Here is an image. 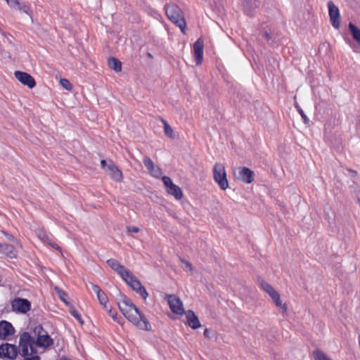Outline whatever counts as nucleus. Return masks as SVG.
Wrapping results in <instances>:
<instances>
[{
    "mask_svg": "<svg viewBox=\"0 0 360 360\" xmlns=\"http://www.w3.org/2000/svg\"><path fill=\"white\" fill-rule=\"evenodd\" d=\"M117 290L121 296V300L117 302V305L124 317L138 328L147 331L150 330L151 326L145 315L132 303L130 299L122 295L118 289Z\"/></svg>",
    "mask_w": 360,
    "mask_h": 360,
    "instance_id": "f257e3e1",
    "label": "nucleus"
},
{
    "mask_svg": "<svg viewBox=\"0 0 360 360\" xmlns=\"http://www.w3.org/2000/svg\"><path fill=\"white\" fill-rule=\"evenodd\" d=\"M34 333L37 334V339L28 332H23L20 334V345L23 354L27 355V349L37 350V347L45 349L53 345V340L41 326H37Z\"/></svg>",
    "mask_w": 360,
    "mask_h": 360,
    "instance_id": "f03ea898",
    "label": "nucleus"
},
{
    "mask_svg": "<svg viewBox=\"0 0 360 360\" xmlns=\"http://www.w3.org/2000/svg\"><path fill=\"white\" fill-rule=\"evenodd\" d=\"M165 8L168 18L180 28L183 34H186V22L181 8L174 4H167Z\"/></svg>",
    "mask_w": 360,
    "mask_h": 360,
    "instance_id": "7ed1b4c3",
    "label": "nucleus"
},
{
    "mask_svg": "<svg viewBox=\"0 0 360 360\" xmlns=\"http://www.w3.org/2000/svg\"><path fill=\"white\" fill-rule=\"evenodd\" d=\"M122 279L134 290L139 294L142 298L146 300L148 293L145 287L141 284V281L130 271L125 272V275Z\"/></svg>",
    "mask_w": 360,
    "mask_h": 360,
    "instance_id": "20e7f679",
    "label": "nucleus"
},
{
    "mask_svg": "<svg viewBox=\"0 0 360 360\" xmlns=\"http://www.w3.org/2000/svg\"><path fill=\"white\" fill-rule=\"evenodd\" d=\"M20 336L19 337L18 346L8 343H5L0 346V358L13 360L18 354L20 356Z\"/></svg>",
    "mask_w": 360,
    "mask_h": 360,
    "instance_id": "39448f33",
    "label": "nucleus"
},
{
    "mask_svg": "<svg viewBox=\"0 0 360 360\" xmlns=\"http://www.w3.org/2000/svg\"><path fill=\"white\" fill-rule=\"evenodd\" d=\"M214 181L218 184L221 190H226L229 187L226 173L224 165L217 163L213 169Z\"/></svg>",
    "mask_w": 360,
    "mask_h": 360,
    "instance_id": "423d86ee",
    "label": "nucleus"
},
{
    "mask_svg": "<svg viewBox=\"0 0 360 360\" xmlns=\"http://www.w3.org/2000/svg\"><path fill=\"white\" fill-rule=\"evenodd\" d=\"M260 287L271 297L277 307L282 309L283 311H286V304L282 303L279 293L270 284L262 280L260 282Z\"/></svg>",
    "mask_w": 360,
    "mask_h": 360,
    "instance_id": "0eeeda50",
    "label": "nucleus"
},
{
    "mask_svg": "<svg viewBox=\"0 0 360 360\" xmlns=\"http://www.w3.org/2000/svg\"><path fill=\"white\" fill-rule=\"evenodd\" d=\"M101 165L102 168L113 180L117 182L122 180L123 176L121 170L112 162L111 160H109L108 162L105 159H102Z\"/></svg>",
    "mask_w": 360,
    "mask_h": 360,
    "instance_id": "6e6552de",
    "label": "nucleus"
},
{
    "mask_svg": "<svg viewBox=\"0 0 360 360\" xmlns=\"http://www.w3.org/2000/svg\"><path fill=\"white\" fill-rule=\"evenodd\" d=\"M13 311L25 314L31 309V302L25 298L16 297L11 302Z\"/></svg>",
    "mask_w": 360,
    "mask_h": 360,
    "instance_id": "1a4fd4ad",
    "label": "nucleus"
},
{
    "mask_svg": "<svg viewBox=\"0 0 360 360\" xmlns=\"http://www.w3.org/2000/svg\"><path fill=\"white\" fill-rule=\"evenodd\" d=\"M167 301L173 313L179 315L184 314L183 303L178 297L174 295H169L167 296Z\"/></svg>",
    "mask_w": 360,
    "mask_h": 360,
    "instance_id": "9d476101",
    "label": "nucleus"
},
{
    "mask_svg": "<svg viewBox=\"0 0 360 360\" xmlns=\"http://www.w3.org/2000/svg\"><path fill=\"white\" fill-rule=\"evenodd\" d=\"M14 76L22 84L27 86L30 89H33L36 86L34 77L25 72L15 71Z\"/></svg>",
    "mask_w": 360,
    "mask_h": 360,
    "instance_id": "9b49d317",
    "label": "nucleus"
},
{
    "mask_svg": "<svg viewBox=\"0 0 360 360\" xmlns=\"http://www.w3.org/2000/svg\"><path fill=\"white\" fill-rule=\"evenodd\" d=\"M328 7L329 10L330 20L332 25L335 28L339 29L340 26V15L339 8L331 1L328 2Z\"/></svg>",
    "mask_w": 360,
    "mask_h": 360,
    "instance_id": "f8f14e48",
    "label": "nucleus"
},
{
    "mask_svg": "<svg viewBox=\"0 0 360 360\" xmlns=\"http://www.w3.org/2000/svg\"><path fill=\"white\" fill-rule=\"evenodd\" d=\"M238 176L237 178L246 183L250 184L254 180V172L248 167H239L237 169Z\"/></svg>",
    "mask_w": 360,
    "mask_h": 360,
    "instance_id": "ddd939ff",
    "label": "nucleus"
},
{
    "mask_svg": "<svg viewBox=\"0 0 360 360\" xmlns=\"http://www.w3.org/2000/svg\"><path fill=\"white\" fill-rule=\"evenodd\" d=\"M15 328L13 325L7 321H0V340H6L13 335Z\"/></svg>",
    "mask_w": 360,
    "mask_h": 360,
    "instance_id": "4468645a",
    "label": "nucleus"
},
{
    "mask_svg": "<svg viewBox=\"0 0 360 360\" xmlns=\"http://www.w3.org/2000/svg\"><path fill=\"white\" fill-rule=\"evenodd\" d=\"M241 5L244 13L248 15H253L259 6L257 0H241Z\"/></svg>",
    "mask_w": 360,
    "mask_h": 360,
    "instance_id": "2eb2a0df",
    "label": "nucleus"
},
{
    "mask_svg": "<svg viewBox=\"0 0 360 360\" xmlns=\"http://www.w3.org/2000/svg\"><path fill=\"white\" fill-rule=\"evenodd\" d=\"M204 44L201 38H199L193 44V51L195 57V63L200 65L203 58Z\"/></svg>",
    "mask_w": 360,
    "mask_h": 360,
    "instance_id": "dca6fc26",
    "label": "nucleus"
},
{
    "mask_svg": "<svg viewBox=\"0 0 360 360\" xmlns=\"http://www.w3.org/2000/svg\"><path fill=\"white\" fill-rule=\"evenodd\" d=\"M107 264L112 269L116 271L121 276L122 278H124L125 272L127 273L129 271L127 269H126L123 265H122L115 259H108Z\"/></svg>",
    "mask_w": 360,
    "mask_h": 360,
    "instance_id": "f3484780",
    "label": "nucleus"
},
{
    "mask_svg": "<svg viewBox=\"0 0 360 360\" xmlns=\"http://www.w3.org/2000/svg\"><path fill=\"white\" fill-rule=\"evenodd\" d=\"M6 1L11 8L22 11L31 15L32 11L30 6L25 4H20L19 0H6Z\"/></svg>",
    "mask_w": 360,
    "mask_h": 360,
    "instance_id": "a211bd4d",
    "label": "nucleus"
},
{
    "mask_svg": "<svg viewBox=\"0 0 360 360\" xmlns=\"http://www.w3.org/2000/svg\"><path fill=\"white\" fill-rule=\"evenodd\" d=\"M144 165L150 174L154 177L159 178L162 174L161 169L151 160V159H144Z\"/></svg>",
    "mask_w": 360,
    "mask_h": 360,
    "instance_id": "6ab92c4d",
    "label": "nucleus"
},
{
    "mask_svg": "<svg viewBox=\"0 0 360 360\" xmlns=\"http://www.w3.org/2000/svg\"><path fill=\"white\" fill-rule=\"evenodd\" d=\"M0 252L11 259L15 258L18 254L15 248L8 243L0 244Z\"/></svg>",
    "mask_w": 360,
    "mask_h": 360,
    "instance_id": "aec40b11",
    "label": "nucleus"
},
{
    "mask_svg": "<svg viewBox=\"0 0 360 360\" xmlns=\"http://www.w3.org/2000/svg\"><path fill=\"white\" fill-rule=\"evenodd\" d=\"M186 319L187 323L193 329H197L201 326V324L199 321L198 316L191 310L187 311Z\"/></svg>",
    "mask_w": 360,
    "mask_h": 360,
    "instance_id": "412c9836",
    "label": "nucleus"
},
{
    "mask_svg": "<svg viewBox=\"0 0 360 360\" xmlns=\"http://www.w3.org/2000/svg\"><path fill=\"white\" fill-rule=\"evenodd\" d=\"M167 191L169 194L174 196L176 200H180L183 197L181 189L176 184H174L170 186L169 188H167Z\"/></svg>",
    "mask_w": 360,
    "mask_h": 360,
    "instance_id": "4be33fe9",
    "label": "nucleus"
},
{
    "mask_svg": "<svg viewBox=\"0 0 360 360\" xmlns=\"http://www.w3.org/2000/svg\"><path fill=\"white\" fill-rule=\"evenodd\" d=\"M108 66L117 72L122 70V63L114 57H110L108 61Z\"/></svg>",
    "mask_w": 360,
    "mask_h": 360,
    "instance_id": "5701e85b",
    "label": "nucleus"
},
{
    "mask_svg": "<svg viewBox=\"0 0 360 360\" xmlns=\"http://www.w3.org/2000/svg\"><path fill=\"white\" fill-rule=\"evenodd\" d=\"M349 30L352 35L353 39L360 46V29L356 27L353 23H349Z\"/></svg>",
    "mask_w": 360,
    "mask_h": 360,
    "instance_id": "b1692460",
    "label": "nucleus"
},
{
    "mask_svg": "<svg viewBox=\"0 0 360 360\" xmlns=\"http://www.w3.org/2000/svg\"><path fill=\"white\" fill-rule=\"evenodd\" d=\"M104 309L115 322L119 324H123V319L121 316H117V311L113 310L112 307L107 305V308Z\"/></svg>",
    "mask_w": 360,
    "mask_h": 360,
    "instance_id": "393cba45",
    "label": "nucleus"
},
{
    "mask_svg": "<svg viewBox=\"0 0 360 360\" xmlns=\"http://www.w3.org/2000/svg\"><path fill=\"white\" fill-rule=\"evenodd\" d=\"M36 236L43 242L46 243L49 242L50 236L46 233L44 229L39 228L35 230Z\"/></svg>",
    "mask_w": 360,
    "mask_h": 360,
    "instance_id": "a878e982",
    "label": "nucleus"
},
{
    "mask_svg": "<svg viewBox=\"0 0 360 360\" xmlns=\"http://www.w3.org/2000/svg\"><path fill=\"white\" fill-rule=\"evenodd\" d=\"M313 356L315 360H331L323 352L316 349L313 352Z\"/></svg>",
    "mask_w": 360,
    "mask_h": 360,
    "instance_id": "bb28decb",
    "label": "nucleus"
},
{
    "mask_svg": "<svg viewBox=\"0 0 360 360\" xmlns=\"http://www.w3.org/2000/svg\"><path fill=\"white\" fill-rule=\"evenodd\" d=\"M163 124H164V131L165 134L169 138H174V134L172 128L170 127V125L166 122L165 120H162Z\"/></svg>",
    "mask_w": 360,
    "mask_h": 360,
    "instance_id": "cd10ccee",
    "label": "nucleus"
},
{
    "mask_svg": "<svg viewBox=\"0 0 360 360\" xmlns=\"http://www.w3.org/2000/svg\"><path fill=\"white\" fill-rule=\"evenodd\" d=\"M97 298L103 308H107L108 299L105 293L103 292L102 293L98 295Z\"/></svg>",
    "mask_w": 360,
    "mask_h": 360,
    "instance_id": "c85d7f7f",
    "label": "nucleus"
},
{
    "mask_svg": "<svg viewBox=\"0 0 360 360\" xmlns=\"http://www.w3.org/2000/svg\"><path fill=\"white\" fill-rule=\"evenodd\" d=\"M54 290L60 299L65 303H67L66 299L68 298V295L66 292L58 287H55Z\"/></svg>",
    "mask_w": 360,
    "mask_h": 360,
    "instance_id": "c756f323",
    "label": "nucleus"
},
{
    "mask_svg": "<svg viewBox=\"0 0 360 360\" xmlns=\"http://www.w3.org/2000/svg\"><path fill=\"white\" fill-rule=\"evenodd\" d=\"M179 261L184 264V266L183 267L184 271L190 273L193 272V266L191 262L182 258H179Z\"/></svg>",
    "mask_w": 360,
    "mask_h": 360,
    "instance_id": "7c9ffc66",
    "label": "nucleus"
},
{
    "mask_svg": "<svg viewBox=\"0 0 360 360\" xmlns=\"http://www.w3.org/2000/svg\"><path fill=\"white\" fill-rule=\"evenodd\" d=\"M5 236L11 241L13 242L17 246L22 248V244L20 243V240L16 239L13 235L9 234L5 231H3Z\"/></svg>",
    "mask_w": 360,
    "mask_h": 360,
    "instance_id": "2f4dec72",
    "label": "nucleus"
},
{
    "mask_svg": "<svg viewBox=\"0 0 360 360\" xmlns=\"http://www.w3.org/2000/svg\"><path fill=\"white\" fill-rule=\"evenodd\" d=\"M60 84L63 86L64 89L68 91H71L72 89V85L70 82V81L67 79L63 78L60 80Z\"/></svg>",
    "mask_w": 360,
    "mask_h": 360,
    "instance_id": "473e14b6",
    "label": "nucleus"
},
{
    "mask_svg": "<svg viewBox=\"0 0 360 360\" xmlns=\"http://www.w3.org/2000/svg\"><path fill=\"white\" fill-rule=\"evenodd\" d=\"M71 315L75 317L81 324H83V320L79 311L75 309H72L70 310Z\"/></svg>",
    "mask_w": 360,
    "mask_h": 360,
    "instance_id": "72a5a7b5",
    "label": "nucleus"
},
{
    "mask_svg": "<svg viewBox=\"0 0 360 360\" xmlns=\"http://www.w3.org/2000/svg\"><path fill=\"white\" fill-rule=\"evenodd\" d=\"M162 181H163L165 186L167 187V189L169 188L170 186H172V185L174 184L172 182V179H170V177L166 176L162 177Z\"/></svg>",
    "mask_w": 360,
    "mask_h": 360,
    "instance_id": "f704fd0d",
    "label": "nucleus"
},
{
    "mask_svg": "<svg viewBox=\"0 0 360 360\" xmlns=\"http://www.w3.org/2000/svg\"><path fill=\"white\" fill-rule=\"evenodd\" d=\"M90 285L91 286L93 291L96 294V295L103 292V291L101 290L98 285L94 284L92 283H90Z\"/></svg>",
    "mask_w": 360,
    "mask_h": 360,
    "instance_id": "c9c22d12",
    "label": "nucleus"
},
{
    "mask_svg": "<svg viewBox=\"0 0 360 360\" xmlns=\"http://www.w3.org/2000/svg\"><path fill=\"white\" fill-rule=\"evenodd\" d=\"M297 110H298L299 113L302 116L304 122V123H307L309 120H308L307 115L304 114V111L300 107H298V106H297Z\"/></svg>",
    "mask_w": 360,
    "mask_h": 360,
    "instance_id": "e433bc0d",
    "label": "nucleus"
},
{
    "mask_svg": "<svg viewBox=\"0 0 360 360\" xmlns=\"http://www.w3.org/2000/svg\"><path fill=\"white\" fill-rule=\"evenodd\" d=\"M127 230L129 233H138L140 231V229L136 226H127Z\"/></svg>",
    "mask_w": 360,
    "mask_h": 360,
    "instance_id": "4c0bfd02",
    "label": "nucleus"
},
{
    "mask_svg": "<svg viewBox=\"0 0 360 360\" xmlns=\"http://www.w3.org/2000/svg\"><path fill=\"white\" fill-rule=\"evenodd\" d=\"M47 243L52 248H55L57 250H59L61 252L60 248L55 242L52 241L51 238L49 240V242H47Z\"/></svg>",
    "mask_w": 360,
    "mask_h": 360,
    "instance_id": "58836bf2",
    "label": "nucleus"
},
{
    "mask_svg": "<svg viewBox=\"0 0 360 360\" xmlns=\"http://www.w3.org/2000/svg\"><path fill=\"white\" fill-rule=\"evenodd\" d=\"M349 172H351L354 176H357V172L356 171H354V170H352V169H349Z\"/></svg>",
    "mask_w": 360,
    "mask_h": 360,
    "instance_id": "ea45409f",
    "label": "nucleus"
},
{
    "mask_svg": "<svg viewBox=\"0 0 360 360\" xmlns=\"http://www.w3.org/2000/svg\"><path fill=\"white\" fill-rule=\"evenodd\" d=\"M209 333H210V330H209V329H207V328H206V329L205 330V331H204V335H205V337H209Z\"/></svg>",
    "mask_w": 360,
    "mask_h": 360,
    "instance_id": "a19ab883",
    "label": "nucleus"
},
{
    "mask_svg": "<svg viewBox=\"0 0 360 360\" xmlns=\"http://www.w3.org/2000/svg\"><path fill=\"white\" fill-rule=\"evenodd\" d=\"M264 35H265V37H266V38L267 39H271V35H270V34H269V33H268L267 32H266L264 33Z\"/></svg>",
    "mask_w": 360,
    "mask_h": 360,
    "instance_id": "79ce46f5",
    "label": "nucleus"
},
{
    "mask_svg": "<svg viewBox=\"0 0 360 360\" xmlns=\"http://www.w3.org/2000/svg\"><path fill=\"white\" fill-rule=\"evenodd\" d=\"M358 202H359V206H360V199L358 200Z\"/></svg>",
    "mask_w": 360,
    "mask_h": 360,
    "instance_id": "37998d69",
    "label": "nucleus"
}]
</instances>
